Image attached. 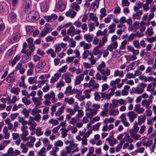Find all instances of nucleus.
<instances>
[{
  "instance_id": "nucleus-1",
  "label": "nucleus",
  "mask_w": 156,
  "mask_h": 156,
  "mask_svg": "<svg viewBox=\"0 0 156 156\" xmlns=\"http://www.w3.org/2000/svg\"><path fill=\"white\" fill-rule=\"evenodd\" d=\"M146 86L147 84L141 83L139 84V85L136 87H133L132 89V92H133V93L137 94H141L144 92V88Z\"/></svg>"
},
{
  "instance_id": "nucleus-2",
  "label": "nucleus",
  "mask_w": 156,
  "mask_h": 156,
  "mask_svg": "<svg viewBox=\"0 0 156 156\" xmlns=\"http://www.w3.org/2000/svg\"><path fill=\"white\" fill-rule=\"evenodd\" d=\"M66 106V105H63L60 108H59L58 110L55 114V116L59 117V118H57V119L59 121L62 120L64 119V116L62 115L61 116V115L63 113L64 108Z\"/></svg>"
},
{
  "instance_id": "nucleus-3",
  "label": "nucleus",
  "mask_w": 156,
  "mask_h": 156,
  "mask_svg": "<svg viewBox=\"0 0 156 156\" xmlns=\"http://www.w3.org/2000/svg\"><path fill=\"white\" fill-rule=\"evenodd\" d=\"M139 128L138 126V123L136 121L133 124V128L129 130V132L131 136H133L134 133H136L139 130Z\"/></svg>"
},
{
  "instance_id": "nucleus-4",
  "label": "nucleus",
  "mask_w": 156,
  "mask_h": 156,
  "mask_svg": "<svg viewBox=\"0 0 156 156\" xmlns=\"http://www.w3.org/2000/svg\"><path fill=\"white\" fill-rule=\"evenodd\" d=\"M72 76V75L70 73L66 72L62 75V78L65 80L66 83H69L71 82V77Z\"/></svg>"
},
{
  "instance_id": "nucleus-5",
  "label": "nucleus",
  "mask_w": 156,
  "mask_h": 156,
  "mask_svg": "<svg viewBox=\"0 0 156 156\" xmlns=\"http://www.w3.org/2000/svg\"><path fill=\"white\" fill-rule=\"evenodd\" d=\"M127 115L129 118V121L131 122H133L137 116V114L134 111L129 112L127 113Z\"/></svg>"
},
{
  "instance_id": "nucleus-6",
  "label": "nucleus",
  "mask_w": 156,
  "mask_h": 156,
  "mask_svg": "<svg viewBox=\"0 0 156 156\" xmlns=\"http://www.w3.org/2000/svg\"><path fill=\"white\" fill-rule=\"evenodd\" d=\"M83 78L84 76L83 74H80L79 75L76 76L75 80V85H78L80 84L81 82L83 80Z\"/></svg>"
},
{
  "instance_id": "nucleus-7",
  "label": "nucleus",
  "mask_w": 156,
  "mask_h": 156,
  "mask_svg": "<svg viewBox=\"0 0 156 156\" xmlns=\"http://www.w3.org/2000/svg\"><path fill=\"white\" fill-rule=\"evenodd\" d=\"M23 7L25 9H30L32 6L31 1L30 0H23Z\"/></svg>"
},
{
  "instance_id": "nucleus-8",
  "label": "nucleus",
  "mask_w": 156,
  "mask_h": 156,
  "mask_svg": "<svg viewBox=\"0 0 156 156\" xmlns=\"http://www.w3.org/2000/svg\"><path fill=\"white\" fill-rule=\"evenodd\" d=\"M117 47V42L116 41H113L107 47V49L109 51H112L113 49H116Z\"/></svg>"
},
{
  "instance_id": "nucleus-9",
  "label": "nucleus",
  "mask_w": 156,
  "mask_h": 156,
  "mask_svg": "<svg viewBox=\"0 0 156 156\" xmlns=\"http://www.w3.org/2000/svg\"><path fill=\"white\" fill-rule=\"evenodd\" d=\"M79 45L80 47H83L84 50L89 49L91 47L90 44L86 43L84 41L80 42Z\"/></svg>"
},
{
  "instance_id": "nucleus-10",
  "label": "nucleus",
  "mask_w": 156,
  "mask_h": 156,
  "mask_svg": "<svg viewBox=\"0 0 156 156\" xmlns=\"http://www.w3.org/2000/svg\"><path fill=\"white\" fill-rule=\"evenodd\" d=\"M28 127L27 126H22L21 128L22 134L21 135V138L24 136H27L29 134V132L27 130Z\"/></svg>"
},
{
  "instance_id": "nucleus-11",
  "label": "nucleus",
  "mask_w": 156,
  "mask_h": 156,
  "mask_svg": "<svg viewBox=\"0 0 156 156\" xmlns=\"http://www.w3.org/2000/svg\"><path fill=\"white\" fill-rule=\"evenodd\" d=\"M20 56L19 55H17L13 59L9 61V64L12 66L15 65L17 62L20 60Z\"/></svg>"
},
{
  "instance_id": "nucleus-12",
  "label": "nucleus",
  "mask_w": 156,
  "mask_h": 156,
  "mask_svg": "<svg viewBox=\"0 0 156 156\" xmlns=\"http://www.w3.org/2000/svg\"><path fill=\"white\" fill-rule=\"evenodd\" d=\"M139 104L136 105L134 108V110L139 114L142 113L144 111V109L140 107Z\"/></svg>"
},
{
  "instance_id": "nucleus-13",
  "label": "nucleus",
  "mask_w": 156,
  "mask_h": 156,
  "mask_svg": "<svg viewBox=\"0 0 156 156\" xmlns=\"http://www.w3.org/2000/svg\"><path fill=\"white\" fill-rule=\"evenodd\" d=\"M93 53L95 55H97V58H99L102 55V52L99 51L98 47H95L93 50Z\"/></svg>"
},
{
  "instance_id": "nucleus-14",
  "label": "nucleus",
  "mask_w": 156,
  "mask_h": 156,
  "mask_svg": "<svg viewBox=\"0 0 156 156\" xmlns=\"http://www.w3.org/2000/svg\"><path fill=\"white\" fill-rule=\"evenodd\" d=\"M14 71H13L8 75L6 79L8 83L12 82L15 80V77L14 76Z\"/></svg>"
},
{
  "instance_id": "nucleus-15",
  "label": "nucleus",
  "mask_w": 156,
  "mask_h": 156,
  "mask_svg": "<svg viewBox=\"0 0 156 156\" xmlns=\"http://www.w3.org/2000/svg\"><path fill=\"white\" fill-rule=\"evenodd\" d=\"M45 65V62L44 60H43L39 62L36 67L37 69H39V71H40L44 68Z\"/></svg>"
},
{
  "instance_id": "nucleus-16",
  "label": "nucleus",
  "mask_w": 156,
  "mask_h": 156,
  "mask_svg": "<svg viewBox=\"0 0 156 156\" xmlns=\"http://www.w3.org/2000/svg\"><path fill=\"white\" fill-rule=\"evenodd\" d=\"M127 49L130 51L132 52L134 55H138L139 51L137 50H135L134 48L129 45L127 47Z\"/></svg>"
},
{
  "instance_id": "nucleus-17",
  "label": "nucleus",
  "mask_w": 156,
  "mask_h": 156,
  "mask_svg": "<svg viewBox=\"0 0 156 156\" xmlns=\"http://www.w3.org/2000/svg\"><path fill=\"white\" fill-rule=\"evenodd\" d=\"M152 102V100H147L144 99L141 102L142 105L144 106H145L146 108H147L150 104Z\"/></svg>"
},
{
  "instance_id": "nucleus-18",
  "label": "nucleus",
  "mask_w": 156,
  "mask_h": 156,
  "mask_svg": "<svg viewBox=\"0 0 156 156\" xmlns=\"http://www.w3.org/2000/svg\"><path fill=\"white\" fill-rule=\"evenodd\" d=\"M142 10H139L133 14V18L134 19H140V16L142 14Z\"/></svg>"
},
{
  "instance_id": "nucleus-19",
  "label": "nucleus",
  "mask_w": 156,
  "mask_h": 156,
  "mask_svg": "<svg viewBox=\"0 0 156 156\" xmlns=\"http://www.w3.org/2000/svg\"><path fill=\"white\" fill-rule=\"evenodd\" d=\"M61 76V74L57 73L54 75V76L52 77L50 81L52 83H54L57 81Z\"/></svg>"
},
{
  "instance_id": "nucleus-20",
  "label": "nucleus",
  "mask_w": 156,
  "mask_h": 156,
  "mask_svg": "<svg viewBox=\"0 0 156 156\" xmlns=\"http://www.w3.org/2000/svg\"><path fill=\"white\" fill-rule=\"evenodd\" d=\"M75 28L74 26H71L70 28L67 30V34L73 37L74 35Z\"/></svg>"
},
{
  "instance_id": "nucleus-21",
  "label": "nucleus",
  "mask_w": 156,
  "mask_h": 156,
  "mask_svg": "<svg viewBox=\"0 0 156 156\" xmlns=\"http://www.w3.org/2000/svg\"><path fill=\"white\" fill-rule=\"evenodd\" d=\"M124 75V72L122 71L116 70L115 71L114 76L115 77L119 76L120 77H122Z\"/></svg>"
},
{
  "instance_id": "nucleus-22",
  "label": "nucleus",
  "mask_w": 156,
  "mask_h": 156,
  "mask_svg": "<svg viewBox=\"0 0 156 156\" xmlns=\"http://www.w3.org/2000/svg\"><path fill=\"white\" fill-rule=\"evenodd\" d=\"M116 25L114 23H113L108 27V29L109 30V33H112L115 32V28Z\"/></svg>"
},
{
  "instance_id": "nucleus-23",
  "label": "nucleus",
  "mask_w": 156,
  "mask_h": 156,
  "mask_svg": "<svg viewBox=\"0 0 156 156\" xmlns=\"http://www.w3.org/2000/svg\"><path fill=\"white\" fill-rule=\"evenodd\" d=\"M84 38L88 42H90L92 41L93 35L90 34H85L84 35Z\"/></svg>"
},
{
  "instance_id": "nucleus-24",
  "label": "nucleus",
  "mask_w": 156,
  "mask_h": 156,
  "mask_svg": "<svg viewBox=\"0 0 156 156\" xmlns=\"http://www.w3.org/2000/svg\"><path fill=\"white\" fill-rule=\"evenodd\" d=\"M88 110L90 112L87 114V116L90 118L91 117L94 115H95L97 113V110L95 109H89Z\"/></svg>"
},
{
  "instance_id": "nucleus-25",
  "label": "nucleus",
  "mask_w": 156,
  "mask_h": 156,
  "mask_svg": "<svg viewBox=\"0 0 156 156\" xmlns=\"http://www.w3.org/2000/svg\"><path fill=\"white\" fill-rule=\"evenodd\" d=\"M99 0H95L91 4V8L94 10H96L98 7Z\"/></svg>"
},
{
  "instance_id": "nucleus-26",
  "label": "nucleus",
  "mask_w": 156,
  "mask_h": 156,
  "mask_svg": "<svg viewBox=\"0 0 156 156\" xmlns=\"http://www.w3.org/2000/svg\"><path fill=\"white\" fill-rule=\"evenodd\" d=\"M113 108H110L109 111V114L110 115L115 116L118 115L119 112L118 110H113Z\"/></svg>"
},
{
  "instance_id": "nucleus-27",
  "label": "nucleus",
  "mask_w": 156,
  "mask_h": 156,
  "mask_svg": "<svg viewBox=\"0 0 156 156\" xmlns=\"http://www.w3.org/2000/svg\"><path fill=\"white\" fill-rule=\"evenodd\" d=\"M146 118L145 115L139 116L138 118V124L139 125H141L143 123H144L145 122Z\"/></svg>"
},
{
  "instance_id": "nucleus-28",
  "label": "nucleus",
  "mask_w": 156,
  "mask_h": 156,
  "mask_svg": "<svg viewBox=\"0 0 156 156\" xmlns=\"http://www.w3.org/2000/svg\"><path fill=\"white\" fill-rule=\"evenodd\" d=\"M19 34L18 33L16 34V35L14 34L13 36V38L10 39V40L9 41V42L13 43L17 41L18 40V38H19Z\"/></svg>"
},
{
  "instance_id": "nucleus-29",
  "label": "nucleus",
  "mask_w": 156,
  "mask_h": 156,
  "mask_svg": "<svg viewBox=\"0 0 156 156\" xmlns=\"http://www.w3.org/2000/svg\"><path fill=\"white\" fill-rule=\"evenodd\" d=\"M118 100H113L112 101V103L111 104L110 108H115L118 106Z\"/></svg>"
},
{
  "instance_id": "nucleus-30",
  "label": "nucleus",
  "mask_w": 156,
  "mask_h": 156,
  "mask_svg": "<svg viewBox=\"0 0 156 156\" xmlns=\"http://www.w3.org/2000/svg\"><path fill=\"white\" fill-rule=\"evenodd\" d=\"M21 113L24 115L25 118H28L29 115V111L26 108H23L21 112Z\"/></svg>"
},
{
  "instance_id": "nucleus-31",
  "label": "nucleus",
  "mask_w": 156,
  "mask_h": 156,
  "mask_svg": "<svg viewBox=\"0 0 156 156\" xmlns=\"http://www.w3.org/2000/svg\"><path fill=\"white\" fill-rule=\"evenodd\" d=\"M51 98H52V102L54 103L57 101V99L55 98V94L53 91H51L50 92Z\"/></svg>"
},
{
  "instance_id": "nucleus-32",
  "label": "nucleus",
  "mask_w": 156,
  "mask_h": 156,
  "mask_svg": "<svg viewBox=\"0 0 156 156\" xmlns=\"http://www.w3.org/2000/svg\"><path fill=\"white\" fill-rule=\"evenodd\" d=\"M5 123L8 126V128L9 130H11L12 128L13 125L10 122V121L9 119H7L5 121Z\"/></svg>"
},
{
  "instance_id": "nucleus-33",
  "label": "nucleus",
  "mask_w": 156,
  "mask_h": 156,
  "mask_svg": "<svg viewBox=\"0 0 156 156\" xmlns=\"http://www.w3.org/2000/svg\"><path fill=\"white\" fill-rule=\"evenodd\" d=\"M46 53L47 54H50L52 58H55L56 56V54L52 49L51 48L48 49Z\"/></svg>"
},
{
  "instance_id": "nucleus-34",
  "label": "nucleus",
  "mask_w": 156,
  "mask_h": 156,
  "mask_svg": "<svg viewBox=\"0 0 156 156\" xmlns=\"http://www.w3.org/2000/svg\"><path fill=\"white\" fill-rule=\"evenodd\" d=\"M41 10H48L49 6L48 3L44 2L40 5Z\"/></svg>"
},
{
  "instance_id": "nucleus-35",
  "label": "nucleus",
  "mask_w": 156,
  "mask_h": 156,
  "mask_svg": "<svg viewBox=\"0 0 156 156\" xmlns=\"http://www.w3.org/2000/svg\"><path fill=\"white\" fill-rule=\"evenodd\" d=\"M20 91V88L19 87L16 88L13 87L12 88L11 92L12 93L14 94H15L17 95Z\"/></svg>"
},
{
  "instance_id": "nucleus-36",
  "label": "nucleus",
  "mask_w": 156,
  "mask_h": 156,
  "mask_svg": "<svg viewBox=\"0 0 156 156\" xmlns=\"http://www.w3.org/2000/svg\"><path fill=\"white\" fill-rule=\"evenodd\" d=\"M145 33L146 34H147V36L149 37L152 36L153 34L152 27H151L148 28L146 30Z\"/></svg>"
},
{
  "instance_id": "nucleus-37",
  "label": "nucleus",
  "mask_w": 156,
  "mask_h": 156,
  "mask_svg": "<svg viewBox=\"0 0 156 156\" xmlns=\"http://www.w3.org/2000/svg\"><path fill=\"white\" fill-rule=\"evenodd\" d=\"M37 76H35L34 77H30L28 79V81L29 83L30 84H32L34 83H37Z\"/></svg>"
},
{
  "instance_id": "nucleus-38",
  "label": "nucleus",
  "mask_w": 156,
  "mask_h": 156,
  "mask_svg": "<svg viewBox=\"0 0 156 156\" xmlns=\"http://www.w3.org/2000/svg\"><path fill=\"white\" fill-rule=\"evenodd\" d=\"M71 91L72 87L71 86H69L66 88V90L64 92V94L67 95L72 94Z\"/></svg>"
},
{
  "instance_id": "nucleus-39",
  "label": "nucleus",
  "mask_w": 156,
  "mask_h": 156,
  "mask_svg": "<svg viewBox=\"0 0 156 156\" xmlns=\"http://www.w3.org/2000/svg\"><path fill=\"white\" fill-rule=\"evenodd\" d=\"M64 101L68 103L69 105H72L73 103L74 102V99L73 98H66L64 99Z\"/></svg>"
},
{
  "instance_id": "nucleus-40",
  "label": "nucleus",
  "mask_w": 156,
  "mask_h": 156,
  "mask_svg": "<svg viewBox=\"0 0 156 156\" xmlns=\"http://www.w3.org/2000/svg\"><path fill=\"white\" fill-rule=\"evenodd\" d=\"M136 6L134 7V10H137L140 9L142 7L143 3H141L140 1H137L136 3Z\"/></svg>"
},
{
  "instance_id": "nucleus-41",
  "label": "nucleus",
  "mask_w": 156,
  "mask_h": 156,
  "mask_svg": "<svg viewBox=\"0 0 156 156\" xmlns=\"http://www.w3.org/2000/svg\"><path fill=\"white\" fill-rule=\"evenodd\" d=\"M31 14H34V15L32 16V19L34 20H36L37 18L39 17L38 12L35 10H32L30 12Z\"/></svg>"
},
{
  "instance_id": "nucleus-42",
  "label": "nucleus",
  "mask_w": 156,
  "mask_h": 156,
  "mask_svg": "<svg viewBox=\"0 0 156 156\" xmlns=\"http://www.w3.org/2000/svg\"><path fill=\"white\" fill-rule=\"evenodd\" d=\"M101 97L103 98H105L106 99H109L110 98V94H107L106 92L100 93Z\"/></svg>"
},
{
  "instance_id": "nucleus-43",
  "label": "nucleus",
  "mask_w": 156,
  "mask_h": 156,
  "mask_svg": "<svg viewBox=\"0 0 156 156\" xmlns=\"http://www.w3.org/2000/svg\"><path fill=\"white\" fill-rule=\"evenodd\" d=\"M71 7L73 10H78L80 9V6L76 2H74L72 4Z\"/></svg>"
},
{
  "instance_id": "nucleus-44",
  "label": "nucleus",
  "mask_w": 156,
  "mask_h": 156,
  "mask_svg": "<svg viewBox=\"0 0 156 156\" xmlns=\"http://www.w3.org/2000/svg\"><path fill=\"white\" fill-rule=\"evenodd\" d=\"M63 145L62 141L61 140H58L56 141L54 144V145L55 146V148L57 149V147H61Z\"/></svg>"
},
{
  "instance_id": "nucleus-45",
  "label": "nucleus",
  "mask_w": 156,
  "mask_h": 156,
  "mask_svg": "<svg viewBox=\"0 0 156 156\" xmlns=\"http://www.w3.org/2000/svg\"><path fill=\"white\" fill-rule=\"evenodd\" d=\"M71 44L69 45L70 47H74L76 45V42L73 38H70L69 41Z\"/></svg>"
},
{
  "instance_id": "nucleus-46",
  "label": "nucleus",
  "mask_w": 156,
  "mask_h": 156,
  "mask_svg": "<svg viewBox=\"0 0 156 156\" xmlns=\"http://www.w3.org/2000/svg\"><path fill=\"white\" fill-rule=\"evenodd\" d=\"M36 133L38 136L42 135L43 132L41 131V128L40 127H37V128L36 131Z\"/></svg>"
},
{
  "instance_id": "nucleus-47",
  "label": "nucleus",
  "mask_w": 156,
  "mask_h": 156,
  "mask_svg": "<svg viewBox=\"0 0 156 156\" xmlns=\"http://www.w3.org/2000/svg\"><path fill=\"white\" fill-rule=\"evenodd\" d=\"M91 89H87L85 90L84 93L85 97L87 98H89L90 97V95L89 94L90 92Z\"/></svg>"
},
{
  "instance_id": "nucleus-48",
  "label": "nucleus",
  "mask_w": 156,
  "mask_h": 156,
  "mask_svg": "<svg viewBox=\"0 0 156 156\" xmlns=\"http://www.w3.org/2000/svg\"><path fill=\"white\" fill-rule=\"evenodd\" d=\"M66 112L69 113V114H70L71 115H73L76 113L75 111H74L73 109H72L71 108L69 107L68 108H66Z\"/></svg>"
},
{
  "instance_id": "nucleus-49",
  "label": "nucleus",
  "mask_w": 156,
  "mask_h": 156,
  "mask_svg": "<svg viewBox=\"0 0 156 156\" xmlns=\"http://www.w3.org/2000/svg\"><path fill=\"white\" fill-rule=\"evenodd\" d=\"M22 101L27 105H29L31 103L30 101L28 100L26 97H24L22 98Z\"/></svg>"
},
{
  "instance_id": "nucleus-50",
  "label": "nucleus",
  "mask_w": 156,
  "mask_h": 156,
  "mask_svg": "<svg viewBox=\"0 0 156 156\" xmlns=\"http://www.w3.org/2000/svg\"><path fill=\"white\" fill-rule=\"evenodd\" d=\"M127 43V41L125 40L122 42L121 45L120 46L119 48L123 50L125 48V46Z\"/></svg>"
},
{
  "instance_id": "nucleus-51",
  "label": "nucleus",
  "mask_w": 156,
  "mask_h": 156,
  "mask_svg": "<svg viewBox=\"0 0 156 156\" xmlns=\"http://www.w3.org/2000/svg\"><path fill=\"white\" fill-rule=\"evenodd\" d=\"M7 47V45L5 44L0 45V54H2Z\"/></svg>"
},
{
  "instance_id": "nucleus-52",
  "label": "nucleus",
  "mask_w": 156,
  "mask_h": 156,
  "mask_svg": "<svg viewBox=\"0 0 156 156\" xmlns=\"http://www.w3.org/2000/svg\"><path fill=\"white\" fill-rule=\"evenodd\" d=\"M136 34H137L136 33L131 34L129 36H128V39L127 41H132L134 39V37L136 36Z\"/></svg>"
},
{
  "instance_id": "nucleus-53",
  "label": "nucleus",
  "mask_w": 156,
  "mask_h": 156,
  "mask_svg": "<svg viewBox=\"0 0 156 156\" xmlns=\"http://www.w3.org/2000/svg\"><path fill=\"white\" fill-rule=\"evenodd\" d=\"M54 48H55V51L56 53L60 51L61 50V48L59 44H56L55 45Z\"/></svg>"
},
{
  "instance_id": "nucleus-54",
  "label": "nucleus",
  "mask_w": 156,
  "mask_h": 156,
  "mask_svg": "<svg viewBox=\"0 0 156 156\" xmlns=\"http://www.w3.org/2000/svg\"><path fill=\"white\" fill-rule=\"evenodd\" d=\"M95 83L94 81V80L91 79L89 81V83H84V85H85V84H87L88 85V86L90 87H93Z\"/></svg>"
},
{
  "instance_id": "nucleus-55",
  "label": "nucleus",
  "mask_w": 156,
  "mask_h": 156,
  "mask_svg": "<svg viewBox=\"0 0 156 156\" xmlns=\"http://www.w3.org/2000/svg\"><path fill=\"white\" fill-rule=\"evenodd\" d=\"M57 9L59 10H65L66 9V6L63 4H58L56 5Z\"/></svg>"
},
{
  "instance_id": "nucleus-56",
  "label": "nucleus",
  "mask_w": 156,
  "mask_h": 156,
  "mask_svg": "<svg viewBox=\"0 0 156 156\" xmlns=\"http://www.w3.org/2000/svg\"><path fill=\"white\" fill-rule=\"evenodd\" d=\"M105 62L104 61H102L101 63L98 67L97 69L98 70L103 69V68H105Z\"/></svg>"
},
{
  "instance_id": "nucleus-57",
  "label": "nucleus",
  "mask_w": 156,
  "mask_h": 156,
  "mask_svg": "<svg viewBox=\"0 0 156 156\" xmlns=\"http://www.w3.org/2000/svg\"><path fill=\"white\" fill-rule=\"evenodd\" d=\"M50 89V86L48 83H46V85L42 88V90L44 92H46Z\"/></svg>"
},
{
  "instance_id": "nucleus-58",
  "label": "nucleus",
  "mask_w": 156,
  "mask_h": 156,
  "mask_svg": "<svg viewBox=\"0 0 156 156\" xmlns=\"http://www.w3.org/2000/svg\"><path fill=\"white\" fill-rule=\"evenodd\" d=\"M65 85V83L62 80L60 81L56 85V87L58 88L61 87H63Z\"/></svg>"
},
{
  "instance_id": "nucleus-59",
  "label": "nucleus",
  "mask_w": 156,
  "mask_h": 156,
  "mask_svg": "<svg viewBox=\"0 0 156 156\" xmlns=\"http://www.w3.org/2000/svg\"><path fill=\"white\" fill-rule=\"evenodd\" d=\"M134 67L132 63H131L129 65H127L126 68V70L127 72L129 71L130 70H132L133 69V67Z\"/></svg>"
},
{
  "instance_id": "nucleus-60",
  "label": "nucleus",
  "mask_w": 156,
  "mask_h": 156,
  "mask_svg": "<svg viewBox=\"0 0 156 156\" xmlns=\"http://www.w3.org/2000/svg\"><path fill=\"white\" fill-rule=\"evenodd\" d=\"M146 126L144 125L140 127V130H139V133L140 134L143 133L146 130Z\"/></svg>"
},
{
  "instance_id": "nucleus-61",
  "label": "nucleus",
  "mask_w": 156,
  "mask_h": 156,
  "mask_svg": "<svg viewBox=\"0 0 156 156\" xmlns=\"http://www.w3.org/2000/svg\"><path fill=\"white\" fill-rule=\"evenodd\" d=\"M153 143V141L152 140H150L147 141L146 143H144L143 144V145L147 147H149L151 146Z\"/></svg>"
},
{
  "instance_id": "nucleus-62",
  "label": "nucleus",
  "mask_w": 156,
  "mask_h": 156,
  "mask_svg": "<svg viewBox=\"0 0 156 156\" xmlns=\"http://www.w3.org/2000/svg\"><path fill=\"white\" fill-rule=\"evenodd\" d=\"M46 29L47 31L48 32H51L52 30V28L51 27V26L49 24L46 23L45 24Z\"/></svg>"
},
{
  "instance_id": "nucleus-63",
  "label": "nucleus",
  "mask_w": 156,
  "mask_h": 156,
  "mask_svg": "<svg viewBox=\"0 0 156 156\" xmlns=\"http://www.w3.org/2000/svg\"><path fill=\"white\" fill-rule=\"evenodd\" d=\"M89 54V52L88 51H85L83 54V58L84 59H86L88 56Z\"/></svg>"
},
{
  "instance_id": "nucleus-64",
  "label": "nucleus",
  "mask_w": 156,
  "mask_h": 156,
  "mask_svg": "<svg viewBox=\"0 0 156 156\" xmlns=\"http://www.w3.org/2000/svg\"><path fill=\"white\" fill-rule=\"evenodd\" d=\"M75 58V56L69 57H67L66 59V63H70L72 62L73 61Z\"/></svg>"
}]
</instances>
